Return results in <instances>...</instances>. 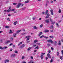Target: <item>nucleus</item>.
I'll return each instance as SVG.
<instances>
[{
    "mask_svg": "<svg viewBox=\"0 0 63 63\" xmlns=\"http://www.w3.org/2000/svg\"><path fill=\"white\" fill-rule=\"evenodd\" d=\"M47 42H48V43H50V42L51 43H53V41H52L51 39L47 40Z\"/></svg>",
    "mask_w": 63,
    "mask_h": 63,
    "instance_id": "obj_1",
    "label": "nucleus"
},
{
    "mask_svg": "<svg viewBox=\"0 0 63 63\" xmlns=\"http://www.w3.org/2000/svg\"><path fill=\"white\" fill-rule=\"evenodd\" d=\"M20 5H21L20 3H19L17 6V8H19V7L20 6Z\"/></svg>",
    "mask_w": 63,
    "mask_h": 63,
    "instance_id": "obj_2",
    "label": "nucleus"
},
{
    "mask_svg": "<svg viewBox=\"0 0 63 63\" xmlns=\"http://www.w3.org/2000/svg\"><path fill=\"white\" fill-rule=\"evenodd\" d=\"M50 16V15H49V14H47V16L46 17V18H48Z\"/></svg>",
    "mask_w": 63,
    "mask_h": 63,
    "instance_id": "obj_3",
    "label": "nucleus"
},
{
    "mask_svg": "<svg viewBox=\"0 0 63 63\" xmlns=\"http://www.w3.org/2000/svg\"><path fill=\"white\" fill-rule=\"evenodd\" d=\"M45 21L46 23H49V19L46 20H45Z\"/></svg>",
    "mask_w": 63,
    "mask_h": 63,
    "instance_id": "obj_4",
    "label": "nucleus"
},
{
    "mask_svg": "<svg viewBox=\"0 0 63 63\" xmlns=\"http://www.w3.org/2000/svg\"><path fill=\"white\" fill-rule=\"evenodd\" d=\"M8 43H10V40H7L5 41V44H8Z\"/></svg>",
    "mask_w": 63,
    "mask_h": 63,
    "instance_id": "obj_5",
    "label": "nucleus"
},
{
    "mask_svg": "<svg viewBox=\"0 0 63 63\" xmlns=\"http://www.w3.org/2000/svg\"><path fill=\"white\" fill-rule=\"evenodd\" d=\"M50 12H51V15H53V11L52 10H50Z\"/></svg>",
    "mask_w": 63,
    "mask_h": 63,
    "instance_id": "obj_6",
    "label": "nucleus"
},
{
    "mask_svg": "<svg viewBox=\"0 0 63 63\" xmlns=\"http://www.w3.org/2000/svg\"><path fill=\"white\" fill-rule=\"evenodd\" d=\"M16 56V55L15 54H12L11 55V57H15Z\"/></svg>",
    "mask_w": 63,
    "mask_h": 63,
    "instance_id": "obj_7",
    "label": "nucleus"
},
{
    "mask_svg": "<svg viewBox=\"0 0 63 63\" xmlns=\"http://www.w3.org/2000/svg\"><path fill=\"white\" fill-rule=\"evenodd\" d=\"M48 10H47L45 12V15H47V14H48Z\"/></svg>",
    "mask_w": 63,
    "mask_h": 63,
    "instance_id": "obj_8",
    "label": "nucleus"
},
{
    "mask_svg": "<svg viewBox=\"0 0 63 63\" xmlns=\"http://www.w3.org/2000/svg\"><path fill=\"white\" fill-rule=\"evenodd\" d=\"M41 57L42 60L44 58V55H41Z\"/></svg>",
    "mask_w": 63,
    "mask_h": 63,
    "instance_id": "obj_9",
    "label": "nucleus"
},
{
    "mask_svg": "<svg viewBox=\"0 0 63 63\" xmlns=\"http://www.w3.org/2000/svg\"><path fill=\"white\" fill-rule=\"evenodd\" d=\"M42 32H40L38 35V36H40V35H42Z\"/></svg>",
    "mask_w": 63,
    "mask_h": 63,
    "instance_id": "obj_10",
    "label": "nucleus"
},
{
    "mask_svg": "<svg viewBox=\"0 0 63 63\" xmlns=\"http://www.w3.org/2000/svg\"><path fill=\"white\" fill-rule=\"evenodd\" d=\"M24 46H25V45H24V44H23L22 46L20 47V48H22L23 47H24Z\"/></svg>",
    "mask_w": 63,
    "mask_h": 63,
    "instance_id": "obj_11",
    "label": "nucleus"
},
{
    "mask_svg": "<svg viewBox=\"0 0 63 63\" xmlns=\"http://www.w3.org/2000/svg\"><path fill=\"white\" fill-rule=\"evenodd\" d=\"M11 7H10V8L9 9L7 10V12H10V11H11Z\"/></svg>",
    "mask_w": 63,
    "mask_h": 63,
    "instance_id": "obj_12",
    "label": "nucleus"
},
{
    "mask_svg": "<svg viewBox=\"0 0 63 63\" xmlns=\"http://www.w3.org/2000/svg\"><path fill=\"white\" fill-rule=\"evenodd\" d=\"M9 62V61L8 60H7L5 61L4 62L6 63V62Z\"/></svg>",
    "mask_w": 63,
    "mask_h": 63,
    "instance_id": "obj_13",
    "label": "nucleus"
},
{
    "mask_svg": "<svg viewBox=\"0 0 63 63\" xmlns=\"http://www.w3.org/2000/svg\"><path fill=\"white\" fill-rule=\"evenodd\" d=\"M29 1L27 0L25 1V3L26 4V3H29Z\"/></svg>",
    "mask_w": 63,
    "mask_h": 63,
    "instance_id": "obj_14",
    "label": "nucleus"
},
{
    "mask_svg": "<svg viewBox=\"0 0 63 63\" xmlns=\"http://www.w3.org/2000/svg\"><path fill=\"white\" fill-rule=\"evenodd\" d=\"M49 37L50 38H51L52 39H53V38H54V37H53V36L52 35H51L49 36Z\"/></svg>",
    "mask_w": 63,
    "mask_h": 63,
    "instance_id": "obj_15",
    "label": "nucleus"
},
{
    "mask_svg": "<svg viewBox=\"0 0 63 63\" xmlns=\"http://www.w3.org/2000/svg\"><path fill=\"white\" fill-rule=\"evenodd\" d=\"M31 48H32V47H30L27 49V50L28 51H29V50L30 49H31Z\"/></svg>",
    "mask_w": 63,
    "mask_h": 63,
    "instance_id": "obj_16",
    "label": "nucleus"
},
{
    "mask_svg": "<svg viewBox=\"0 0 63 63\" xmlns=\"http://www.w3.org/2000/svg\"><path fill=\"white\" fill-rule=\"evenodd\" d=\"M56 44H57V41H55L54 45L55 46H56Z\"/></svg>",
    "mask_w": 63,
    "mask_h": 63,
    "instance_id": "obj_17",
    "label": "nucleus"
},
{
    "mask_svg": "<svg viewBox=\"0 0 63 63\" xmlns=\"http://www.w3.org/2000/svg\"><path fill=\"white\" fill-rule=\"evenodd\" d=\"M33 28L34 29H38V27H37L36 26H34L33 27Z\"/></svg>",
    "mask_w": 63,
    "mask_h": 63,
    "instance_id": "obj_18",
    "label": "nucleus"
},
{
    "mask_svg": "<svg viewBox=\"0 0 63 63\" xmlns=\"http://www.w3.org/2000/svg\"><path fill=\"white\" fill-rule=\"evenodd\" d=\"M37 42H38V40H36L34 41V43H36Z\"/></svg>",
    "mask_w": 63,
    "mask_h": 63,
    "instance_id": "obj_19",
    "label": "nucleus"
},
{
    "mask_svg": "<svg viewBox=\"0 0 63 63\" xmlns=\"http://www.w3.org/2000/svg\"><path fill=\"white\" fill-rule=\"evenodd\" d=\"M17 23V21H16L14 23V25H16Z\"/></svg>",
    "mask_w": 63,
    "mask_h": 63,
    "instance_id": "obj_20",
    "label": "nucleus"
},
{
    "mask_svg": "<svg viewBox=\"0 0 63 63\" xmlns=\"http://www.w3.org/2000/svg\"><path fill=\"white\" fill-rule=\"evenodd\" d=\"M13 35L14 37H16V33H14V34Z\"/></svg>",
    "mask_w": 63,
    "mask_h": 63,
    "instance_id": "obj_21",
    "label": "nucleus"
},
{
    "mask_svg": "<svg viewBox=\"0 0 63 63\" xmlns=\"http://www.w3.org/2000/svg\"><path fill=\"white\" fill-rule=\"evenodd\" d=\"M26 34V33L25 32V33H21V34L22 35H25V34Z\"/></svg>",
    "mask_w": 63,
    "mask_h": 63,
    "instance_id": "obj_22",
    "label": "nucleus"
},
{
    "mask_svg": "<svg viewBox=\"0 0 63 63\" xmlns=\"http://www.w3.org/2000/svg\"><path fill=\"white\" fill-rule=\"evenodd\" d=\"M49 32V30H45V33H46V32Z\"/></svg>",
    "mask_w": 63,
    "mask_h": 63,
    "instance_id": "obj_23",
    "label": "nucleus"
},
{
    "mask_svg": "<svg viewBox=\"0 0 63 63\" xmlns=\"http://www.w3.org/2000/svg\"><path fill=\"white\" fill-rule=\"evenodd\" d=\"M35 19H36V17H33V18H32L33 20H35Z\"/></svg>",
    "mask_w": 63,
    "mask_h": 63,
    "instance_id": "obj_24",
    "label": "nucleus"
},
{
    "mask_svg": "<svg viewBox=\"0 0 63 63\" xmlns=\"http://www.w3.org/2000/svg\"><path fill=\"white\" fill-rule=\"evenodd\" d=\"M58 45H60V46H61V43L60 42V41H59V43H58Z\"/></svg>",
    "mask_w": 63,
    "mask_h": 63,
    "instance_id": "obj_25",
    "label": "nucleus"
},
{
    "mask_svg": "<svg viewBox=\"0 0 63 63\" xmlns=\"http://www.w3.org/2000/svg\"><path fill=\"white\" fill-rule=\"evenodd\" d=\"M60 59L62 60H63V58H62V56H60Z\"/></svg>",
    "mask_w": 63,
    "mask_h": 63,
    "instance_id": "obj_26",
    "label": "nucleus"
},
{
    "mask_svg": "<svg viewBox=\"0 0 63 63\" xmlns=\"http://www.w3.org/2000/svg\"><path fill=\"white\" fill-rule=\"evenodd\" d=\"M8 47H3V49H6Z\"/></svg>",
    "mask_w": 63,
    "mask_h": 63,
    "instance_id": "obj_27",
    "label": "nucleus"
},
{
    "mask_svg": "<svg viewBox=\"0 0 63 63\" xmlns=\"http://www.w3.org/2000/svg\"><path fill=\"white\" fill-rule=\"evenodd\" d=\"M21 31L20 30H19V31H17V33H19V32H20V31Z\"/></svg>",
    "mask_w": 63,
    "mask_h": 63,
    "instance_id": "obj_28",
    "label": "nucleus"
},
{
    "mask_svg": "<svg viewBox=\"0 0 63 63\" xmlns=\"http://www.w3.org/2000/svg\"><path fill=\"white\" fill-rule=\"evenodd\" d=\"M25 7H24L22 9H21V11H23L24 10H25Z\"/></svg>",
    "mask_w": 63,
    "mask_h": 63,
    "instance_id": "obj_29",
    "label": "nucleus"
},
{
    "mask_svg": "<svg viewBox=\"0 0 63 63\" xmlns=\"http://www.w3.org/2000/svg\"><path fill=\"white\" fill-rule=\"evenodd\" d=\"M22 44V42H21L19 43V44H18V46H19L20 45H21V44Z\"/></svg>",
    "mask_w": 63,
    "mask_h": 63,
    "instance_id": "obj_30",
    "label": "nucleus"
},
{
    "mask_svg": "<svg viewBox=\"0 0 63 63\" xmlns=\"http://www.w3.org/2000/svg\"><path fill=\"white\" fill-rule=\"evenodd\" d=\"M20 4L21 5L20 6H21V7H22L23 6V5H24V4H23L22 3L21 4V3H20Z\"/></svg>",
    "mask_w": 63,
    "mask_h": 63,
    "instance_id": "obj_31",
    "label": "nucleus"
},
{
    "mask_svg": "<svg viewBox=\"0 0 63 63\" xmlns=\"http://www.w3.org/2000/svg\"><path fill=\"white\" fill-rule=\"evenodd\" d=\"M5 28H9V26H5Z\"/></svg>",
    "mask_w": 63,
    "mask_h": 63,
    "instance_id": "obj_32",
    "label": "nucleus"
},
{
    "mask_svg": "<svg viewBox=\"0 0 63 63\" xmlns=\"http://www.w3.org/2000/svg\"><path fill=\"white\" fill-rule=\"evenodd\" d=\"M45 37V36H44V35H43L40 36V38H43V37Z\"/></svg>",
    "mask_w": 63,
    "mask_h": 63,
    "instance_id": "obj_33",
    "label": "nucleus"
},
{
    "mask_svg": "<svg viewBox=\"0 0 63 63\" xmlns=\"http://www.w3.org/2000/svg\"><path fill=\"white\" fill-rule=\"evenodd\" d=\"M7 19L9 20V21H11V20H10V18H7Z\"/></svg>",
    "mask_w": 63,
    "mask_h": 63,
    "instance_id": "obj_34",
    "label": "nucleus"
},
{
    "mask_svg": "<svg viewBox=\"0 0 63 63\" xmlns=\"http://www.w3.org/2000/svg\"><path fill=\"white\" fill-rule=\"evenodd\" d=\"M0 49H3V48L2 47H0Z\"/></svg>",
    "mask_w": 63,
    "mask_h": 63,
    "instance_id": "obj_35",
    "label": "nucleus"
},
{
    "mask_svg": "<svg viewBox=\"0 0 63 63\" xmlns=\"http://www.w3.org/2000/svg\"><path fill=\"white\" fill-rule=\"evenodd\" d=\"M43 26V24H41L40 25V27L41 28H42V27Z\"/></svg>",
    "mask_w": 63,
    "mask_h": 63,
    "instance_id": "obj_36",
    "label": "nucleus"
},
{
    "mask_svg": "<svg viewBox=\"0 0 63 63\" xmlns=\"http://www.w3.org/2000/svg\"><path fill=\"white\" fill-rule=\"evenodd\" d=\"M59 52L58 51L57 53V56H58V55H59Z\"/></svg>",
    "mask_w": 63,
    "mask_h": 63,
    "instance_id": "obj_37",
    "label": "nucleus"
},
{
    "mask_svg": "<svg viewBox=\"0 0 63 63\" xmlns=\"http://www.w3.org/2000/svg\"><path fill=\"white\" fill-rule=\"evenodd\" d=\"M38 47L39 46H37V47L35 48V49H36V48H37V49H39V47Z\"/></svg>",
    "mask_w": 63,
    "mask_h": 63,
    "instance_id": "obj_38",
    "label": "nucleus"
},
{
    "mask_svg": "<svg viewBox=\"0 0 63 63\" xmlns=\"http://www.w3.org/2000/svg\"><path fill=\"white\" fill-rule=\"evenodd\" d=\"M17 3H15L13 4V5H16Z\"/></svg>",
    "mask_w": 63,
    "mask_h": 63,
    "instance_id": "obj_39",
    "label": "nucleus"
},
{
    "mask_svg": "<svg viewBox=\"0 0 63 63\" xmlns=\"http://www.w3.org/2000/svg\"><path fill=\"white\" fill-rule=\"evenodd\" d=\"M47 56H50V54L48 53L47 54Z\"/></svg>",
    "mask_w": 63,
    "mask_h": 63,
    "instance_id": "obj_40",
    "label": "nucleus"
},
{
    "mask_svg": "<svg viewBox=\"0 0 63 63\" xmlns=\"http://www.w3.org/2000/svg\"><path fill=\"white\" fill-rule=\"evenodd\" d=\"M15 9H12L11 10V11L12 12H13V11H15Z\"/></svg>",
    "mask_w": 63,
    "mask_h": 63,
    "instance_id": "obj_41",
    "label": "nucleus"
},
{
    "mask_svg": "<svg viewBox=\"0 0 63 63\" xmlns=\"http://www.w3.org/2000/svg\"><path fill=\"white\" fill-rule=\"evenodd\" d=\"M41 54L42 55H45L46 54L45 53H42Z\"/></svg>",
    "mask_w": 63,
    "mask_h": 63,
    "instance_id": "obj_42",
    "label": "nucleus"
},
{
    "mask_svg": "<svg viewBox=\"0 0 63 63\" xmlns=\"http://www.w3.org/2000/svg\"><path fill=\"white\" fill-rule=\"evenodd\" d=\"M12 31L11 30H10V32H9V34H11V33H12Z\"/></svg>",
    "mask_w": 63,
    "mask_h": 63,
    "instance_id": "obj_43",
    "label": "nucleus"
},
{
    "mask_svg": "<svg viewBox=\"0 0 63 63\" xmlns=\"http://www.w3.org/2000/svg\"><path fill=\"white\" fill-rule=\"evenodd\" d=\"M48 5V4L47 3L46 4V7H47V5Z\"/></svg>",
    "mask_w": 63,
    "mask_h": 63,
    "instance_id": "obj_44",
    "label": "nucleus"
},
{
    "mask_svg": "<svg viewBox=\"0 0 63 63\" xmlns=\"http://www.w3.org/2000/svg\"><path fill=\"white\" fill-rule=\"evenodd\" d=\"M11 41H13V38H11Z\"/></svg>",
    "mask_w": 63,
    "mask_h": 63,
    "instance_id": "obj_45",
    "label": "nucleus"
},
{
    "mask_svg": "<svg viewBox=\"0 0 63 63\" xmlns=\"http://www.w3.org/2000/svg\"><path fill=\"white\" fill-rule=\"evenodd\" d=\"M45 38V39H48V37H46V36H45L44 37Z\"/></svg>",
    "mask_w": 63,
    "mask_h": 63,
    "instance_id": "obj_46",
    "label": "nucleus"
},
{
    "mask_svg": "<svg viewBox=\"0 0 63 63\" xmlns=\"http://www.w3.org/2000/svg\"><path fill=\"white\" fill-rule=\"evenodd\" d=\"M59 13H61V10L60 9H59Z\"/></svg>",
    "mask_w": 63,
    "mask_h": 63,
    "instance_id": "obj_47",
    "label": "nucleus"
},
{
    "mask_svg": "<svg viewBox=\"0 0 63 63\" xmlns=\"http://www.w3.org/2000/svg\"><path fill=\"white\" fill-rule=\"evenodd\" d=\"M29 36H26V38H29Z\"/></svg>",
    "mask_w": 63,
    "mask_h": 63,
    "instance_id": "obj_48",
    "label": "nucleus"
},
{
    "mask_svg": "<svg viewBox=\"0 0 63 63\" xmlns=\"http://www.w3.org/2000/svg\"><path fill=\"white\" fill-rule=\"evenodd\" d=\"M50 21H51V22H52V19H50Z\"/></svg>",
    "mask_w": 63,
    "mask_h": 63,
    "instance_id": "obj_49",
    "label": "nucleus"
},
{
    "mask_svg": "<svg viewBox=\"0 0 63 63\" xmlns=\"http://www.w3.org/2000/svg\"><path fill=\"white\" fill-rule=\"evenodd\" d=\"M53 62V60H52V59H51L50 61V62Z\"/></svg>",
    "mask_w": 63,
    "mask_h": 63,
    "instance_id": "obj_50",
    "label": "nucleus"
},
{
    "mask_svg": "<svg viewBox=\"0 0 63 63\" xmlns=\"http://www.w3.org/2000/svg\"><path fill=\"white\" fill-rule=\"evenodd\" d=\"M13 45V43H11V44H10V46H12V45Z\"/></svg>",
    "mask_w": 63,
    "mask_h": 63,
    "instance_id": "obj_51",
    "label": "nucleus"
},
{
    "mask_svg": "<svg viewBox=\"0 0 63 63\" xmlns=\"http://www.w3.org/2000/svg\"><path fill=\"white\" fill-rule=\"evenodd\" d=\"M53 26H50V28H53Z\"/></svg>",
    "mask_w": 63,
    "mask_h": 63,
    "instance_id": "obj_52",
    "label": "nucleus"
},
{
    "mask_svg": "<svg viewBox=\"0 0 63 63\" xmlns=\"http://www.w3.org/2000/svg\"><path fill=\"white\" fill-rule=\"evenodd\" d=\"M36 45H40V43H36Z\"/></svg>",
    "mask_w": 63,
    "mask_h": 63,
    "instance_id": "obj_53",
    "label": "nucleus"
},
{
    "mask_svg": "<svg viewBox=\"0 0 63 63\" xmlns=\"http://www.w3.org/2000/svg\"><path fill=\"white\" fill-rule=\"evenodd\" d=\"M25 57L24 56H23L22 57V59H24V58Z\"/></svg>",
    "mask_w": 63,
    "mask_h": 63,
    "instance_id": "obj_54",
    "label": "nucleus"
},
{
    "mask_svg": "<svg viewBox=\"0 0 63 63\" xmlns=\"http://www.w3.org/2000/svg\"><path fill=\"white\" fill-rule=\"evenodd\" d=\"M33 57L32 56H31V59H33Z\"/></svg>",
    "mask_w": 63,
    "mask_h": 63,
    "instance_id": "obj_55",
    "label": "nucleus"
},
{
    "mask_svg": "<svg viewBox=\"0 0 63 63\" xmlns=\"http://www.w3.org/2000/svg\"><path fill=\"white\" fill-rule=\"evenodd\" d=\"M48 53H50V52H51V51L50 50H49L48 51Z\"/></svg>",
    "mask_w": 63,
    "mask_h": 63,
    "instance_id": "obj_56",
    "label": "nucleus"
},
{
    "mask_svg": "<svg viewBox=\"0 0 63 63\" xmlns=\"http://www.w3.org/2000/svg\"><path fill=\"white\" fill-rule=\"evenodd\" d=\"M32 62V61H31L30 62H28V63H31Z\"/></svg>",
    "mask_w": 63,
    "mask_h": 63,
    "instance_id": "obj_57",
    "label": "nucleus"
},
{
    "mask_svg": "<svg viewBox=\"0 0 63 63\" xmlns=\"http://www.w3.org/2000/svg\"><path fill=\"white\" fill-rule=\"evenodd\" d=\"M51 50H53V47H51Z\"/></svg>",
    "mask_w": 63,
    "mask_h": 63,
    "instance_id": "obj_58",
    "label": "nucleus"
},
{
    "mask_svg": "<svg viewBox=\"0 0 63 63\" xmlns=\"http://www.w3.org/2000/svg\"><path fill=\"white\" fill-rule=\"evenodd\" d=\"M15 53H17V51H15Z\"/></svg>",
    "mask_w": 63,
    "mask_h": 63,
    "instance_id": "obj_59",
    "label": "nucleus"
},
{
    "mask_svg": "<svg viewBox=\"0 0 63 63\" xmlns=\"http://www.w3.org/2000/svg\"><path fill=\"white\" fill-rule=\"evenodd\" d=\"M51 23H52L51 24H53L55 23V22H51Z\"/></svg>",
    "mask_w": 63,
    "mask_h": 63,
    "instance_id": "obj_60",
    "label": "nucleus"
},
{
    "mask_svg": "<svg viewBox=\"0 0 63 63\" xmlns=\"http://www.w3.org/2000/svg\"><path fill=\"white\" fill-rule=\"evenodd\" d=\"M48 57L49 58H51V56H48Z\"/></svg>",
    "mask_w": 63,
    "mask_h": 63,
    "instance_id": "obj_61",
    "label": "nucleus"
},
{
    "mask_svg": "<svg viewBox=\"0 0 63 63\" xmlns=\"http://www.w3.org/2000/svg\"><path fill=\"white\" fill-rule=\"evenodd\" d=\"M48 46L49 47V46H50V44H47Z\"/></svg>",
    "mask_w": 63,
    "mask_h": 63,
    "instance_id": "obj_62",
    "label": "nucleus"
},
{
    "mask_svg": "<svg viewBox=\"0 0 63 63\" xmlns=\"http://www.w3.org/2000/svg\"><path fill=\"white\" fill-rule=\"evenodd\" d=\"M9 3V1H6V3Z\"/></svg>",
    "mask_w": 63,
    "mask_h": 63,
    "instance_id": "obj_63",
    "label": "nucleus"
},
{
    "mask_svg": "<svg viewBox=\"0 0 63 63\" xmlns=\"http://www.w3.org/2000/svg\"><path fill=\"white\" fill-rule=\"evenodd\" d=\"M62 54H63V50H62Z\"/></svg>",
    "mask_w": 63,
    "mask_h": 63,
    "instance_id": "obj_64",
    "label": "nucleus"
}]
</instances>
